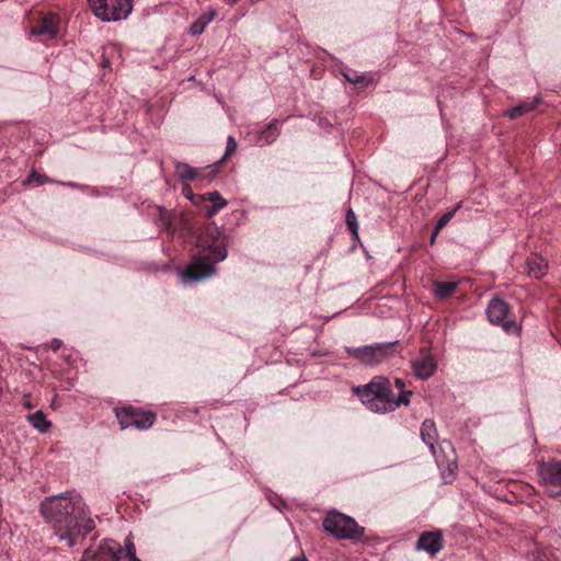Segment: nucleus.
Segmentation results:
<instances>
[{"instance_id":"obj_1","label":"nucleus","mask_w":561,"mask_h":561,"mask_svg":"<svg viewBox=\"0 0 561 561\" xmlns=\"http://www.w3.org/2000/svg\"><path fill=\"white\" fill-rule=\"evenodd\" d=\"M39 513L68 547H75L95 528L87 504L76 491L45 497L39 504Z\"/></svg>"},{"instance_id":"obj_2","label":"nucleus","mask_w":561,"mask_h":561,"mask_svg":"<svg viewBox=\"0 0 561 561\" xmlns=\"http://www.w3.org/2000/svg\"><path fill=\"white\" fill-rule=\"evenodd\" d=\"M360 401L373 412L387 413L400 405H409L412 391H402L398 397L393 394L389 378L374 377L368 383L353 388Z\"/></svg>"},{"instance_id":"obj_3","label":"nucleus","mask_w":561,"mask_h":561,"mask_svg":"<svg viewBox=\"0 0 561 561\" xmlns=\"http://www.w3.org/2000/svg\"><path fill=\"white\" fill-rule=\"evenodd\" d=\"M227 242L225 237H218L210 242L206 236L198 239V251L193 261L182 273V280L199 282L216 273V264L227 257Z\"/></svg>"},{"instance_id":"obj_4","label":"nucleus","mask_w":561,"mask_h":561,"mask_svg":"<svg viewBox=\"0 0 561 561\" xmlns=\"http://www.w3.org/2000/svg\"><path fill=\"white\" fill-rule=\"evenodd\" d=\"M114 413L121 430L135 427L138 431H146L151 428L157 421L156 412L131 404L116 407Z\"/></svg>"},{"instance_id":"obj_5","label":"nucleus","mask_w":561,"mask_h":561,"mask_svg":"<svg viewBox=\"0 0 561 561\" xmlns=\"http://www.w3.org/2000/svg\"><path fill=\"white\" fill-rule=\"evenodd\" d=\"M323 529L337 539H359L364 528L356 520L343 513L333 511L324 517Z\"/></svg>"},{"instance_id":"obj_6","label":"nucleus","mask_w":561,"mask_h":561,"mask_svg":"<svg viewBox=\"0 0 561 561\" xmlns=\"http://www.w3.org/2000/svg\"><path fill=\"white\" fill-rule=\"evenodd\" d=\"M398 341L388 343H376L362 347H346L345 352L366 366H376L394 355V345Z\"/></svg>"},{"instance_id":"obj_7","label":"nucleus","mask_w":561,"mask_h":561,"mask_svg":"<svg viewBox=\"0 0 561 561\" xmlns=\"http://www.w3.org/2000/svg\"><path fill=\"white\" fill-rule=\"evenodd\" d=\"M93 14L103 22L126 19L133 9L131 0H88Z\"/></svg>"},{"instance_id":"obj_8","label":"nucleus","mask_w":561,"mask_h":561,"mask_svg":"<svg viewBox=\"0 0 561 561\" xmlns=\"http://www.w3.org/2000/svg\"><path fill=\"white\" fill-rule=\"evenodd\" d=\"M539 483L545 492L551 496L557 497L561 495V461L550 459L548 461H540L537 466Z\"/></svg>"},{"instance_id":"obj_9","label":"nucleus","mask_w":561,"mask_h":561,"mask_svg":"<svg viewBox=\"0 0 561 561\" xmlns=\"http://www.w3.org/2000/svg\"><path fill=\"white\" fill-rule=\"evenodd\" d=\"M430 450L442 470L445 482H451L458 469L457 455L451 442L444 439Z\"/></svg>"},{"instance_id":"obj_10","label":"nucleus","mask_w":561,"mask_h":561,"mask_svg":"<svg viewBox=\"0 0 561 561\" xmlns=\"http://www.w3.org/2000/svg\"><path fill=\"white\" fill-rule=\"evenodd\" d=\"M510 311V305L501 299L493 298L490 300L486 308V316L492 324H499L502 329L510 334H518L520 325L514 319H506Z\"/></svg>"},{"instance_id":"obj_11","label":"nucleus","mask_w":561,"mask_h":561,"mask_svg":"<svg viewBox=\"0 0 561 561\" xmlns=\"http://www.w3.org/2000/svg\"><path fill=\"white\" fill-rule=\"evenodd\" d=\"M123 547L113 539H105L84 550L80 561H122Z\"/></svg>"},{"instance_id":"obj_12","label":"nucleus","mask_w":561,"mask_h":561,"mask_svg":"<svg viewBox=\"0 0 561 561\" xmlns=\"http://www.w3.org/2000/svg\"><path fill=\"white\" fill-rule=\"evenodd\" d=\"M444 547L443 531L439 529L422 533L415 543L417 551H425L431 557L436 556Z\"/></svg>"},{"instance_id":"obj_13","label":"nucleus","mask_w":561,"mask_h":561,"mask_svg":"<svg viewBox=\"0 0 561 561\" xmlns=\"http://www.w3.org/2000/svg\"><path fill=\"white\" fill-rule=\"evenodd\" d=\"M411 368L417 379L426 380L436 373L437 363L432 354L422 351L420 357L412 360Z\"/></svg>"},{"instance_id":"obj_14","label":"nucleus","mask_w":561,"mask_h":561,"mask_svg":"<svg viewBox=\"0 0 561 561\" xmlns=\"http://www.w3.org/2000/svg\"><path fill=\"white\" fill-rule=\"evenodd\" d=\"M59 16L56 13H47L37 25L32 27V34L43 41L54 39L58 34Z\"/></svg>"},{"instance_id":"obj_15","label":"nucleus","mask_w":561,"mask_h":561,"mask_svg":"<svg viewBox=\"0 0 561 561\" xmlns=\"http://www.w3.org/2000/svg\"><path fill=\"white\" fill-rule=\"evenodd\" d=\"M548 263L545 257L539 254L531 253L525 261V271L528 276L539 279L546 275Z\"/></svg>"},{"instance_id":"obj_16","label":"nucleus","mask_w":561,"mask_h":561,"mask_svg":"<svg viewBox=\"0 0 561 561\" xmlns=\"http://www.w3.org/2000/svg\"><path fill=\"white\" fill-rule=\"evenodd\" d=\"M201 201H208L213 205L206 210L207 217H213L220 209L227 206V201L221 196V194L217 191L208 192L203 195L197 196Z\"/></svg>"},{"instance_id":"obj_17","label":"nucleus","mask_w":561,"mask_h":561,"mask_svg":"<svg viewBox=\"0 0 561 561\" xmlns=\"http://www.w3.org/2000/svg\"><path fill=\"white\" fill-rule=\"evenodd\" d=\"M540 103L541 99L536 96L531 101L522 102L520 104L507 110L504 115L510 119H515L534 111Z\"/></svg>"},{"instance_id":"obj_18","label":"nucleus","mask_w":561,"mask_h":561,"mask_svg":"<svg viewBox=\"0 0 561 561\" xmlns=\"http://www.w3.org/2000/svg\"><path fill=\"white\" fill-rule=\"evenodd\" d=\"M174 169L178 178L181 181H195L199 178H202V173L198 169L190 165L185 162L176 161L174 163Z\"/></svg>"},{"instance_id":"obj_19","label":"nucleus","mask_w":561,"mask_h":561,"mask_svg":"<svg viewBox=\"0 0 561 561\" xmlns=\"http://www.w3.org/2000/svg\"><path fill=\"white\" fill-rule=\"evenodd\" d=\"M438 433L436 430L435 422L433 420H425L421 425V438L428 446L430 449H433L435 443L437 440Z\"/></svg>"},{"instance_id":"obj_20","label":"nucleus","mask_w":561,"mask_h":561,"mask_svg":"<svg viewBox=\"0 0 561 561\" xmlns=\"http://www.w3.org/2000/svg\"><path fill=\"white\" fill-rule=\"evenodd\" d=\"M217 11L213 8H209L206 12H204L192 25L190 28L191 34L199 35L202 34L206 26L216 18Z\"/></svg>"},{"instance_id":"obj_21","label":"nucleus","mask_w":561,"mask_h":561,"mask_svg":"<svg viewBox=\"0 0 561 561\" xmlns=\"http://www.w3.org/2000/svg\"><path fill=\"white\" fill-rule=\"evenodd\" d=\"M434 296L437 299L445 300L453 296L458 288V282H435Z\"/></svg>"},{"instance_id":"obj_22","label":"nucleus","mask_w":561,"mask_h":561,"mask_svg":"<svg viewBox=\"0 0 561 561\" xmlns=\"http://www.w3.org/2000/svg\"><path fill=\"white\" fill-rule=\"evenodd\" d=\"M279 135V130H278V121L276 118L272 119L268 125L266 126L265 129H263L260 134H259V142H261L262 145H268V144H272L276 140V138L278 137Z\"/></svg>"},{"instance_id":"obj_23","label":"nucleus","mask_w":561,"mask_h":561,"mask_svg":"<svg viewBox=\"0 0 561 561\" xmlns=\"http://www.w3.org/2000/svg\"><path fill=\"white\" fill-rule=\"evenodd\" d=\"M30 424L41 433H46L51 427V423L47 420L42 411H36L27 415Z\"/></svg>"},{"instance_id":"obj_24","label":"nucleus","mask_w":561,"mask_h":561,"mask_svg":"<svg viewBox=\"0 0 561 561\" xmlns=\"http://www.w3.org/2000/svg\"><path fill=\"white\" fill-rule=\"evenodd\" d=\"M157 211H158V214H157L156 224L161 229L169 230L172 227V224H173V214H172V211L168 210L163 206H158L157 207Z\"/></svg>"},{"instance_id":"obj_25","label":"nucleus","mask_w":561,"mask_h":561,"mask_svg":"<svg viewBox=\"0 0 561 561\" xmlns=\"http://www.w3.org/2000/svg\"><path fill=\"white\" fill-rule=\"evenodd\" d=\"M345 222H346V226H347L348 230L351 231V233L353 236V239L355 241L359 240L357 216L353 211L352 208H350L346 211Z\"/></svg>"},{"instance_id":"obj_26","label":"nucleus","mask_w":561,"mask_h":561,"mask_svg":"<svg viewBox=\"0 0 561 561\" xmlns=\"http://www.w3.org/2000/svg\"><path fill=\"white\" fill-rule=\"evenodd\" d=\"M462 202H459L451 210L445 213L440 218L437 220L435 228L436 232H439L455 216V214L461 208Z\"/></svg>"},{"instance_id":"obj_27","label":"nucleus","mask_w":561,"mask_h":561,"mask_svg":"<svg viewBox=\"0 0 561 561\" xmlns=\"http://www.w3.org/2000/svg\"><path fill=\"white\" fill-rule=\"evenodd\" d=\"M343 77L346 79V81H348L355 85H360V87H365L373 81L371 77H368L365 75H359V76L354 75V78H351V73L343 72Z\"/></svg>"},{"instance_id":"obj_28","label":"nucleus","mask_w":561,"mask_h":561,"mask_svg":"<svg viewBox=\"0 0 561 561\" xmlns=\"http://www.w3.org/2000/svg\"><path fill=\"white\" fill-rule=\"evenodd\" d=\"M237 147H238V144H237L234 137L233 136H228L226 151H225V154H224L222 159H227L231 154H233L236 152V150H237Z\"/></svg>"},{"instance_id":"obj_29","label":"nucleus","mask_w":561,"mask_h":561,"mask_svg":"<svg viewBox=\"0 0 561 561\" xmlns=\"http://www.w3.org/2000/svg\"><path fill=\"white\" fill-rule=\"evenodd\" d=\"M27 181H36L37 184H44L46 182H48V179L45 176V175H42V174H38L36 172H32L30 175H28V179Z\"/></svg>"},{"instance_id":"obj_30","label":"nucleus","mask_w":561,"mask_h":561,"mask_svg":"<svg viewBox=\"0 0 561 561\" xmlns=\"http://www.w3.org/2000/svg\"><path fill=\"white\" fill-rule=\"evenodd\" d=\"M125 554L129 560L134 559V557H137L136 548L133 542L128 541L125 543Z\"/></svg>"},{"instance_id":"obj_31","label":"nucleus","mask_w":561,"mask_h":561,"mask_svg":"<svg viewBox=\"0 0 561 561\" xmlns=\"http://www.w3.org/2000/svg\"><path fill=\"white\" fill-rule=\"evenodd\" d=\"M182 194L190 201L195 202V195L193 193L192 187L188 184H184L182 188Z\"/></svg>"},{"instance_id":"obj_32","label":"nucleus","mask_w":561,"mask_h":561,"mask_svg":"<svg viewBox=\"0 0 561 561\" xmlns=\"http://www.w3.org/2000/svg\"><path fill=\"white\" fill-rule=\"evenodd\" d=\"M62 345V341L59 340V339H53L49 343V347L54 351V352H57Z\"/></svg>"},{"instance_id":"obj_33","label":"nucleus","mask_w":561,"mask_h":561,"mask_svg":"<svg viewBox=\"0 0 561 561\" xmlns=\"http://www.w3.org/2000/svg\"><path fill=\"white\" fill-rule=\"evenodd\" d=\"M394 386L400 390V392L402 391H407L404 388H405V382L403 379L401 378H397L394 380Z\"/></svg>"},{"instance_id":"obj_34","label":"nucleus","mask_w":561,"mask_h":561,"mask_svg":"<svg viewBox=\"0 0 561 561\" xmlns=\"http://www.w3.org/2000/svg\"><path fill=\"white\" fill-rule=\"evenodd\" d=\"M439 232H436V228L434 227V230H433V233L431 236V244H434L435 243V240L437 238Z\"/></svg>"},{"instance_id":"obj_35","label":"nucleus","mask_w":561,"mask_h":561,"mask_svg":"<svg viewBox=\"0 0 561 561\" xmlns=\"http://www.w3.org/2000/svg\"><path fill=\"white\" fill-rule=\"evenodd\" d=\"M290 561H307V559L305 557H301V558H294Z\"/></svg>"},{"instance_id":"obj_36","label":"nucleus","mask_w":561,"mask_h":561,"mask_svg":"<svg viewBox=\"0 0 561 561\" xmlns=\"http://www.w3.org/2000/svg\"><path fill=\"white\" fill-rule=\"evenodd\" d=\"M129 561H141V560L139 558H137V557H134V559H131Z\"/></svg>"}]
</instances>
